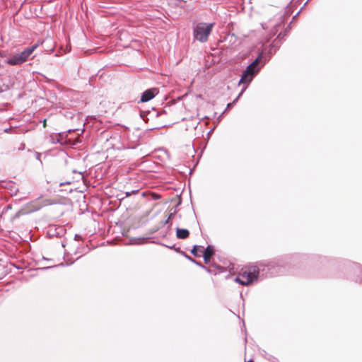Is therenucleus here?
Instances as JSON below:
<instances>
[{
	"label": "nucleus",
	"instance_id": "1",
	"mask_svg": "<svg viewBox=\"0 0 362 362\" xmlns=\"http://www.w3.org/2000/svg\"><path fill=\"white\" fill-rule=\"evenodd\" d=\"M288 259L289 257H284L251 266L241 273L242 278L244 279L246 286H249L258 279L259 274L266 278L281 274L284 273Z\"/></svg>",
	"mask_w": 362,
	"mask_h": 362
},
{
	"label": "nucleus",
	"instance_id": "2",
	"mask_svg": "<svg viewBox=\"0 0 362 362\" xmlns=\"http://www.w3.org/2000/svg\"><path fill=\"white\" fill-rule=\"evenodd\" d=\"M270 56L266 59V56L262 52L257 57L243 70L238 84H243V91H245L255 76L264 66L266 62L269 61Z\"/></svg>",
	"mask_w": 362,
	"mask_h": 362
},
{
	"label": "nucleus",
	"instance_id": "3",
	"mask_svg": "<svg viewBox=\"0 0 362 362\" xmlns=\"http://www.w3.org/2000/svg\"><path fill=\"white\" fill-rule=\"evenodd\" d=\"M40 42L35 43L31 47H26L22 52L13 54L6 60V63L10 66L21 65L28 61L30 56L39 46Z\"/></svg>",
	"mask_w": 362,
	"mask_h": 362
},
{
	"label": "nucleus",
	"instance_id": "4",
	"mask_svg": "<svg viewBox=\"0 0 362 362\" xmlns=\"http://www.w3.org/2000/svg\"><path fill=\"white\" fill-rule=\"evenodd\" d=\"M214 23H198L193 28L194 38L200 42H205L208 40V37L211 34Z\"/></svg>",
	"mask_w": 362,
	"mask_h": 362
},
{
	"label": "nucleus",
	"instance_id": "5",
	"mask_svg": "<svg viewBox=\"0 0 362 362\" xmlns=\"http://www.w3.org/2000/svg\"><path fill=\"white\" fill-rule=\"evenodd\" d=\"M158 93V90L156 88H151L141 93V98L139 103H146L152 100L156 97V95Z\"/></svg>",
	"mask_w": 362,
	"mask_h": 362
},
{
	"label": "nucleus",
	"instance_id": "6",
	"mask_svg": "<svg viewBox=\"0 0 362 362\" xmlns=\"http://www.w3.org/2000/svg\"><path fill=\"white\" fill-rule=\"evenodd\" d=\"M65 230L63 226H49L47 234L49 237H61L64 233Z\"/></svg>",
	"mask_w": 362,
	"mask_h": 362
},
{
	"label": "nucleus",
	"instance_id": "7",
	"mask_svg": "<svg viewBox=\"0 0 362 362\" xmlns=\"http://www.w3.org/2000/svg\"><path fill=\"white\" fill-rule=\"evenodd\" d=\"M161 112L157 111L156 108L153 107L152 110H146V111H141L140 117L144 121H147L149 119L148 116L151 118H157L160 115Z\"/></svg>",
	"mask_w": 362,
	"mask_h": 362
},
{
	"label": "nucleus",
	"instance_id": "8",
	"mask_svg": "<svg viewBox=\"0 0 362 362\" xmlns=\"http://www.w3.org/2000/svg\"><path fill=\"white\" fill-rule=\"evenodd\" d=\"M215 250L213 245H209L203 251L202 257L205 264L210 262L211 258L214 255Z\"/></svg>",
	"mask_w": 362,
	"mask_h": 362
},
{
	"label": "nucleus",
	"instance_id": "9",
	"mask_svg": "<svg viewBox=\"0 0 362 362\" xmlns=\"http://www.w3.org/2000/svg\"><path fill=\"white\" fill-rule=\"evenodd\" d=\"M189 230L186 228H176V238L177 239L185 240L189 236Z\"/></svg>",
	"mask_w": 362,
	"mask_h": 362
},
{
	"label": "nucleus",
	"instance_id": "10",
	"mask_svg": "<svg viewBox=\"0 0 362 362\" xmlns=\"http://www.w3.org/2000/svg\"><path fill=\"white\" fill-rule=\"evenodd\" d=\"M175 214H176V209H175L173 211H171L168 214V218L165 221L160 222V227H163L165 225L169 223V222L173 219Z\"/></svg>",
	"mask_w": 362,
	"mask_h": 362
},
{
	"label": "nucleus",
	"instance_id": "11",
	"mask_svg": "<svg viewBox=\"0 0 362 362\" xmlns=\"http://www.w3.org/2000/svg\"><path fill=\"white\" fill-rule=\"evenodd\" d=\"M278 44H279V42H273L272 44L269 45V51H268L269 54L272 55L276 52V51L277 50V49L279 47V45Z\"/></svg>",
	"mask_w": 362,
	"mask_h": 362
},
{
	"label": "nucleus",
	"instance_id": "12",
	"mask_svg": "<svg viewBox=\"0 0 362 362\" xmlns=\"http://www.w3.org/2000/svg\"><path fill=\"white\" fill-rule=\"evenodd\" d=\"M202 248V246L201 245H194L192 249L191 250V253L197 257H201V255L199 254L198 250H201Z\"/></svg>",
	"mask_w": 362,
	"mask_h": 362
},
{
	"label": "nucleus",
	"instance_id": "13",
	"mask_svg": "<svg viewBox=\"0 0 362 362\" xmlns=\"http://www.w3.org/2000/svg\"><path fill=\"white\" fill-rule=\"evenodd\" d=\"M162 245L168 247V248H170V249H173L176 252L180 254V255H182L184 253V251L181 250L180 247H176L175 245H165V244H162Z\"/></svg>",
	"mask_w": 362,
	"mask_h": 362
},
{
	"label": "nucleus",
	"instance_id": "14",
	"mask_svg": "<svg viewBox=\"0 0 362 362\" xmlns=\"http://www.w3.org/2000/svg\"><path fill=\"white\" fill-rule=\"evenodd\" d=\"M182 255L184 256L187 259H188L191 262L197 264V266L202 267V264L200 262H198V261L195 260L194 259H193L191 256L188 255L185 252H184V253Z\"/></svg>",
	"mask_w": 362,
	"mask_h": 362
},
{
	"label": "nucleus",
	"instance_id": "15",
	"mask_svg": "<svg viewBox=\"0 0 362 362\" xmlns=\"http://www.w3.org/2000/svg\"><path fill=\"white\" fill-rule=\"evenodd\" d=\"M262 355L264 356V357L266 359H267L268 361H269L271 362H278V359L276 357L267 353L265 351H263Z\"/></svg>",
	"mask_w": 362,
	"mask_h": 362
},
{
	"label": "nucleus",
	"instance_id": "16",
	"mask_svg": "<svg viewBox=\"0 0 362 362\" xmlns=\"http://www.w3.org/2000/svg\"><path fill=\"white\" fill-rule=\"evenodd\" d=\"M74 263V262H66L65 264L64 263H60L59 264H57V265H54V266H50V267H45L43 268V269H52V268H54V267H64V266H69L71 264H72Z\"/></svg>",
	"mask_w": 362,
	"mask_h": 362
},
{
	"label": "nucleus",
	"instance_id": "17",
	"mask_svg": "<svg viewBox=\"0 0 362 362\" xmlns=\"http://www.w3.org/2000/svg\"><path fill=\"white\" fill-rule=\"evenodd\" d=\"M235 281L238 283L240 285H243V286H246V284L245 282V280L243 278H242V275L241 274H240L239 276H236L235 278Z\"/></svg>",
	"mask_w": 362,
	"mask_h": 362
},
{
	"label": "nucleus",
	"instance_id": "18",
	"mask_svg": "<svg viewBox=\"0 0 362 362\" xmlns=\"http://www.w3.org/2000/svg\"><path fill=\"white\" fill-rule=\"evenodd\" d=\"M138 192H139V189L132 190V191H129V192H126V197H129L132 194H136Z\"/></svg>",
	"mask_w": 362,
	"mask_h": 362
},
{
	"label": "nucleus",
	"instance_id": "19",
	"mask_svg": "<svg viewBox=\"0 0 362 362\" xmlns=\"http://www.w3.org/2000/svg\"><path fill=\"white\" fill-rule=\"evenodd\" d=\"M33 154L35 155V158L37 160H38L40 162V163H42V160H41V158H41V153L35 151V152H33Z\"/></svg>",
	"mask_w": 362,
	"mask_h": 362
},
{
	"label": "nucleus",
	"instance_id": "20",
	"mask_svg": "<svg viewBox=\"0 0 362 362\" xmlns=\"http://www.w3.org/2000/svg\"><path fill=\"white\" fill-rule=\"evenodd\" d=\"M244 91H243V89L241 90L240 93L238 94V95L233 100V102H231L233 105H235L237 101L238 100V99L240 98V97L242 95V94L243 93Z\"/></svg>",
	"mask_w": 362,
	"mask_h": 362
},
{
	"label": "nucleus",
	"instance_id": "21",
	"mask_svg": "<svg viewBox=\"0 0 362 362\" xmlns=\"http://www.w3.org/2000/svg\"><path fill=\"white\" fill-rule=\"evenodd\" d=\"M233 104L232 103H229L227 104V107L225 109V110L222 112V114H224L226 112H227L228 110H230L232 107H233Z\"/></svg>",
	"mask_w": 362,
	"mask_h": 362
},
{
	"label": "nucleus",
	"instance_id": "22",
	"mask_svg": "<svg viewBox=\"0 0 362 362\" xmlns=\"http://www.w3.org/2000/svg\"><path fill=\"white\" fill-rule=\"evenodd\" d=\"M23 213L21 211H18L16 214L12 217V220H15L18 218Z\"/></svg>",
	"mask_w": 362,
	"mask_h": 362
},
{
	"label": "nucleus",
	"instance_id": "23",
	"mask_svg": "<svg viewBox=\"0 0 362 362\" xmlns=\"http://www.w3.org/2000/svg\"><path fill=\"white\" fill-rule=\"evenodd\" d=\"M62 137L61 134H59L57 136V139L56 140H53V143H59L61 144H63V142L60 140V138Z\"/></svg>",
	"mask_w": 362,
	"mask_h": 362
},
{
	"label": "nucleus",
	"instance_id": "24",
	"mask_svg": "<svg viewBox=\"0 0 362 362\" xmlns=\"http://www.w3.org/2000/svg\"><path fill=\"white\" fill-rule=\"evenodd\" d=\"M81 239H82V237L80 235L76 234L74 235V240H81Z\"/></svg>",
	"mask_w": 362,
	"mask_h": 362
},
{
	"label": "nucleus",
	"instance_id": "25",
	"mask_svg": "<svg viewBox=\"0 0 362 362\" xmlns=\"http://www.w3.org/2000/svg\"><path fill=\"white\" fill-rule=\"evenodd\" d=\"M201 268L204 269L205 271H206L209 273H211V271L208 267H205L204 264H202V267H200Z\"/></svg>",
	"mask_w": 362,
	"mask_h": 362
},
{
	"label": "nucleus",
	"instance_id": "26",
	"mask_svg": "<svg viewBox=\"0 0 362 362\" xmlns=\"http://www.w3.org/2000/svg\"><path fill=\"white\" fill-rule=\"evenodd\" d=\"M12 209V206L11 204H8L5 208H4V210L5 211H7V210H10Z\"/></svg>",
	"mask_w": 362,
	"mask_h": 362
},
{
	"label": "nucleus",
	"instance_id": "27",
	"mask_svg": "<svg viewBox=\"0 0 362 362\" xmlns=\"http://www.w3.org/2000/svg\"><path fill=\"white\" fill-rule=\"evenodd\" d=\"M214 130V128H213L212 129H211L208 133H207V137L209 138L211 134H212L213 131Z\"/></svg>",
	"mask_w": 362,
	"mask_h": 362
},
{
	"label": "nucleus",
	"instance_id": "28",
	"mask_svg": "<svg viewBox=\"0 0 362 362\" xmlns=\"http://www.w3.org/2000/svg\"><path fill=\"white\" fill-rule=\"evenodd\" d=\"M310 0H308L305 4H304V6L300 9V11L298 12H300L303 8L304 6L308 4V2ZM299 13H298L293 18H295L296 16H298Z\"/></svg>",
	"mask_w": 362,
	"mask_h": 362
},
{
	"label": "nucleus",
	"instance_id": "29",
	"mask_svg": "<svg viewBox=\"0 0 362 362\" xmlns=\"http://www.w3.org/2000/svg\"><path fill=\"white\" fill-rule=\"evenodd\" d=\"M70 183H71V182H62V183H60V184H59V185H60V186H63V185H67V184H70Z\"/></svg>",
	"mask_w": 362,
	"mask_h": 362
},
{
	"label": "nucleus",
	"instance_id": "30",
	"mask_svg": "<svg viewBox=\"0 0 362 362\" xmlns=\"http://www.w3.org/2000/svg\"><path fill=\"white\" fill-rule=\"evenodd\" d=\"M43 259L47 260V261H51L52 260L51 259H48V258L45 257H43Z\"/></svg>",
	"mask_w": 362,
	"mask_h": 362
},
{
	"label": "nucleus",
	"instance_id": "31",
	"mask_svg": "<svg viewBox=\"0 0 362 362\" xmlns=\"http://www.w3.org/2000/svg\"><path fill=\"white\" fill-rule=\"evenodd\" d=\"M281 35H282V34L280 33L278 35L277 38H281Z\"/></svg>",
	"mask_w": 362,
	"mask_h": 362
},
{
	"label": "nucleus",
	"instance_id": "32",
	"mask_svg": "<svg viewBox=\"0 0 362 362\" xmlns=\"http://www.w3.org/2000/svg\"><path fill=\"white\" fill-rule=\"evenodd\" d=\"M223 115V114H221V115L218 117V121H220V120H221V117H222V115Z\"/></svg>",
	"mask_w": 362,
	"mask_h": 362
},
{
	"label": "nucleus",
	"instance_id": "33",
	"mask_svg": "<svg viewBox=\"0 0 362 362\" xmlns=\"http://www.w3.org/2000/svg\"><path fill=\"white\" fill-rule=\"evenodd\" d=\"M160 197L159 195H156V196H155L154 199H159Z\"/></svg>",
	"mask_w": 362,
	"mask_h": 362
},
{
	"label": "nucleus",
	"instance_id": "34",
	"mask_svg": "<svg viewBox=\"0 0 362 362\" xmlns=\"http://www.w3.org/2000/svg\"><path fill=\"white\" fill-rule=\"evenodd\" d=\"M50 51H54V48L52 47V49H50Z\"/></svg>",
	"mask_w": 362,
	"mask_h": 362
},
{
	"label": "nucleus",
	"instance_id": "35",
	"mask_svg": "<svg viewBox=\"0 0 362 362\" xmlns=\"http://www.w3.org/2000/svg\"><path fill=\"white\" fill-rule=\"evenodd\" d=\"M158 230V228H156V229H155V230H153V232L157 231Z\"/></svg>",
	"mask_w": 362,
	"mask_h": 362
},
{
	"label": "nucleus",
	"instance_id": "36",
	"mask_svg": "<svg viewBox=\"0 0 362 362\" xmlns=\"http://www.w3.org/2000/svg\"><path fill=\"white\" fill-rule=\"evenodd\" d=\"M248 362H254L252 360H250Z\"/></svg>",
	"mask_w": 362,
	"mask_h": 362
}]
</instances>
